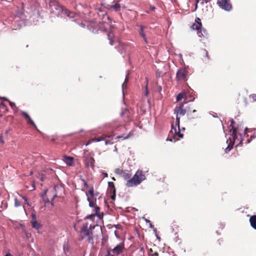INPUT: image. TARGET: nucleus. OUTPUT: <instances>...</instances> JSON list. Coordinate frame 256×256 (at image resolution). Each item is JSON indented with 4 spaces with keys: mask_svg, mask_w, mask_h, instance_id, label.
Returning a JSON list of instances; mask_svg holds the SVG:
<instances>
[{
    "mask_svg": "<svg viewBox=\"0 0 256 256\" xmlns=\"http://www.w3.org/2000/svg\"><path fill=\"white\" fill-rule=\"evenodd\" d=\"M174 114H176V125L178 126V131L177 132L176 128L174 127V122L171 124L172 129L170 131V133L174 136L175 138L176 136L179 138H182L184 134L180 132V116H183L186 114V110L184 108V104L180 103L178 106H176L174 110Z\"/></svg>",
    "mask_w": 256,
    "mask_h": 256,
    "instance_id": "nucleus-1",
    "label": "nucleus"
},
{
    "mask_svg": "<svg viewBox=\"0 0 256 256\" xmlns=\"http://www.w3.org/2000/svg\"><path fill=\"white\" fill-rule=\"evenodd\" d=\"M96 225L90 224L88 222H84L79 232L78 240H82L86 238V240L91 244L94 243V236L92 230L94 229Z\"/></svg>",
    "mask_w": 256,
    "mask_h": 256,
    "instance_id": "nucleus-2",
    "label": "nucleus"
},
{
    "mask_svg": "<svg viewBox=\"0 0 256 256\" xmlns=\"http://www.w3.org/2000/svg\"><path fill=\"white\" fill-rule=\"evenodd\" d=\"M202 27L201 20L198 18H196L195 20V22L191 26V28L192 30H196L198 31L197 34L199 37L207 38L208 34L206 30L202 29Z\"/></svg>",
    "mask_w": 256,
    "mask_h": 256,
    "instance_id": "nucleus-3",
    "label": "nucleus"
},
{
    "mask_svg": "<svg viewBox=\"0 0 256 256\" xmlns=\"http://www.w3.org/2000/svg\"><path fill=\"white\" fill-rule=\"evenodd\" d=\"M49 7L50 9L51 12H62L64 8L62 6L55 0H50L49 2Z\"/></svg>",
    "mask_w": 256,
    "mask_h": 256,
    "instance_id": "nucleus-4",
    "label": "nucleus"
},
{
    "mask_svg": "<svg viewBox=\"0 0 256 256\" xmlns=\"http://www.w3.org/2000/svg\"><path fill=\"white\" fill-rule=\"evenodd\" d=\"M184 104V108L186 110V112L187 116L189 119L195 118L196 116H192V113H194L196 110L194 108V106L192 104H188V102H182Z\"/></svg>",
    "mask_w": 256,
    "mask_h": 256,
    "instance_id": "nucleus-5",
    "label": "nucleus"
},
{
    "mask_svg": "<svg viewBox=\"0 0 256 256\" xmlns=\"http://www.w3.org/2000/svg\"><path fill=\"white\" fill-rule=\"evenodd\" d=\"M216 4L221 8L226 11H230L232 8L230 0H217Z\"/></svg>",
    "mask_w": 256,
    "mask_h": 256,
    "instance_id": "nucleus-6",
    "label": "nucleus"
},
{
    "mask_svg": "<svg viewBox=\"0 0 256 256\" xmlns=\"http://www.w3.org/2000/svg\"><path fill=\"white\" fill-rule=\"evenodd\" d=\"M188 72L186 68H181L176 72V78L178 80L186 81Z\"/></svg>",
    "mask_w": 256,
    "mask_h": 256,
    "instance_id": "nucleus-7",
    "label": "nucleus"
},
{
    "mask_svg": "<svg viewBox=\"0 0 256 256\" xmlns=\"http://www.w3.org/2000/svg\"><path fill=\"white\" fill-rule=\"evenodd\" d=\"M116 174L120 175L124 180H128L131 177L132 174L128 170H123L120 168H116L115 170Z\"/></svg>",
    "mask_w": 256,
    "mask_h": 256,
    "instance_id": "nucleus-8",
    "label": "nucleus"
},
{
    "mask_svg": "<svg viewBox=\"0 0 256 256\" xmlns=\"http://www.w3.org/2000/svg\"><path fill=\"white\" fill-rule=\"evenodd\" d=\"M133 177L135 178L136 180H137V182L139 184L146 178L143 172L140 170L136 172Z\"/></svg>",
    "mask_w": 256,
    "mask_h": 256,
    "instance_id": "nucleus-9",
    "label": "nucleus"
},
{
    "mask_svg": "<svg viewBox=\"0 0 256 256\" xmlns=\"http://www.w3.org/2000/svg\"><path fill=\"white\" fill-rule=\"evenodd\" d=\"M108 190L111 194L110 198L112 200H114L116 198V190L113 182H108Z\"/></svg>",
    "mask_w": 256,
    "mask_h": 256,
    "instance_id": "nucleus-10",
    "label": "nucleus"
},
{
    "mask_svg": "<svg viewBox=\"0 0 256 256\" xmlns=\"http://www.w3.org/2000/svg\"><path fill=\"white\" fill-rule=\"evenodd\" d=\"M94 162L95 160L92 157L88 156L86 157L85 158L84 163L86 167L90 166L92 168L94 169Z\"/></svg>",
    "mask_w": 256,
    "mask_h": 256,
    "instance_id": "nucleus-11",
    "label": "nucleus"
},
{
    "mask_svg": "<svg viewBox=\"0 0 256 256\" xmlns=\"http://www.w3.org/2000/svg\"><path fill=\"white\" fill-rule=\"evenodd\" d=\"M121 116L123 118V121L124 122H128L132 120L130 112L127 110H125L122 112Z\"/></svg>",
    "mask_w": 256,
    "mask_h": 256,
    "instance_id": "nucleus-12",
    "label": "nucleus"
},
{
    "mask_svg": "<svg viewBox=\"0 0 256 256\" xmlns=\"http://www.w3.org/2000/svg\"><path fill=\"white\" fill-rule=\"evenodd\" d=\"M139 184L136 180L135 178L132 176L130 178L129 180L126 181V186L128 188L134 187L138 186Z\"/></svg>",
    "mask_w": 256,
    "mask_h": 256,
    "instance_id": "nucleus-13",
    "label": "nucleus"
},
{
    "mask_svg": "<svg viewBox=\"0 0 256 256\" xmlns=\"http://www.w3.org/2000/svg\"><path fill=\"white\" fill-rule=\"evenodd\" d=\"M88 30L93 33H98L99 30L98 24L91 23L88 26Z\"/></svg>",
    "mask_w": 256,
    "mask_h": 256,
    "instance_id": "nucleus-14",
    "label": "nucleus"
},
{
    "mask_svg": "<svg viewBox=\"0 0 256 256\" xmlns=\"http://www.w3.org/2000/svg\"><path fill=\"white\" fill-rule=\"evenodd\" d=\"M62 190V188L60 186L58 185L54 186L52 190V192L54 194L52 196V197L50 198V201H52L54 199L58 196V190Z\"/></svg>",
    "mask_w": 256,
    "mask_h": 256,
    "instance_id": "nucleus-15",
    "label": "nucleus"
},
{
    "mask_svg": "<svg viewBox=\"0 0 256 256\" xmlns=\"http://www.w3.org/2000/svg\"><path fill=\"white\" fill-rule=\"evenodd\" d=\"M22 114L24 118L26 120L28 124L32 125L35 128L36 126L33 120L31 119L30 116L25 112H22Z\"/></svg>",
    "mask_w": 256,
    "mask_h": 256,
    "instance_id": "nucleus-16",
    "label": "nucleus"
},
{
    "mask_svg": "<svg viewBox=\"0 0 256 256\" xmlns=\"http://www.w3.org/2000/svg\"><path fill=\"white\" fill-rule=\"evenodd\" d=\"M124 248V246L122 244H120L117 245L112 250V252L116 254H120L123 250Z\"/></svg>",
    "mask_w": 256,
    "mask_h": 256,
    "instance_id": "nucleus-17",
    "label": "nucleus"
},
{
    "mask_svg": "<svg viewBox=\"0 0 256 256\" xmlns=\"http://www.w3.org/2000/svg\"><path fill=\"white\" fill-rule=\"evenodd\" d=\"M110 136H107L106 134H103L100 136H98V138H96L93 140H92V142H100L102 140H105V144H109L108 140H106V138H110Z\"/></svg>",
    "mask_w": 256,
    "mask_h": 256,
    "instance_id": "nucleus-18",
    "label": "nucleus"
},
{
    "mask_svg": "<svg viewBox=\"0 0 256 256\" xmlns=\"http://www.w3.org/2000/svg\"><path fill=\"white\" fill-rule=\"evenodd\" d=\"M62 12L65 14L67 16L70 18H74L75 17L76 14L74 12L70 11V10L66 8L65 7L64 8Z\"/></svg>",
    "mask_w": 256,
    "mask_h": 256,
    "instance_id": "nucleus-19",
    "label": "nucleus"
},
{
    "mask_svg": "<svg viewBox=\"0 0 256 256\" xmlns=\"http://www.w3.org/2000/svg\"><path fill=\"white\" fill-rule=\"evenodd\" d=\"M182 98L184 99V102H188L187 93L186 92H183L178 94L176 96V101L178 102L181 100Z\"/></svg>",
    "mask_w": 256,
    "mask_h": 256,
    "instance_id": "nucleus-20",
    "label": "nucleus"
},
{
    "mask_svg": "<svg viewBox=\"0 0 256 256\" xmlns=\"http://www.w3.org/2000/svg\"><path fill=\"white\" fill-rule=\"evenodd\" d=\"M138 26L140 27V30H139L140 36L143 38L144 42L146 44H148V42L146 38V34L144 32V26H142V25L139 26Z\"/></svg>",
    "mask_w": 256,
    "mask_h": 256,
    "instance_id": "nucleus-21",
    "label": "nucleus"
},
{
    "mask_svg": "<svg viewBox=\"0 0 256 256\" xmlns=\"http://www.w3.org/2000/svg\"><path fill=\"white\" fill-rule=\"evenodd\" d=\"M251 226L256 230V215L252 216L249 220Z\"/></svg>",
    "mask_w": 256,
    "mask_h": 256,
    "instance_id": "nucleus-22",
    "label": "nucleus"
},
{
    "mask_svg": "<svg viewBox=\"0 0 256 256\" xmlns=\"http://www.w3.org/2000/svg\"><path fill=\"white\" fill-rule=\"evenodd\" d=\"M114 4L110 6V8L114 10L116 12H118L120 10V5L118 2V1H114Z\"/></svg>",
    "mask_w": 256,
    "mask_h": 256,
    "instance_id": "nucleus-23",
    "label": "nucleus"
},
{
    "mask_svg": "<svg viewBox=\"0 0 256 256\" xmlns=\"http://www.w3.org/2000/svg\"><path fill=\"white\" fill-rule=\"evenodd\" d=\"M108 38L110 40V44L111 45H113L114 43V36L112 32H108Z\"/></svg>",
    "mask_w": 256,
    "mask_h": 256,
    "instance_id": "nucleus-24",
    "label": "nucleus"
},
{
    "mask_svg": "<svg viewBox=\"0 0 256 256\" xmlns=\"http://www.w3.org/2000/svg\"><path fill=\"white\" fill-rule=\"evenodd\" d=\"M88 200L89 202V206L90 207H94L96 202V198L94 196H88Z\"/></svg>",
    "mask_w": 256,
    "mask_h": 256,
    "instance_id": "nucleus-25",
    "label": "nucleus"
},
{
    "mask_svg": "<svg viewBox=\"0 0 256 256\" xmlns=\"http://www.w3.org/2000/svg\"><path fill=\"white\" fill-rule=\"evenodd\" d=\"M64 162L68 165L71 166L74 164V158L70 156H65Z\"/></svg>",
    "mask_w": 256,
    "mask_h": 256,
    "instance_id": "nucleus-26",
    "label": "nucleus"
},
{
    "mask_svg": "<svg viewBox=\"0 0 256 256\" xmlns=\"http://www.w3.org/2000/svg\"><path fill=\"white\" fill-rule=\"evenodd\" d=\"M104 24L105 23L103 22L98 23V27H100L99 30L106 32V30L105 28Z\"/></svg>",
    "mask_w": 256,
    "mask_h": 256,
    "instance_id": "nucleus-27",
    "label": "nucleus"
},
{
    "mask_svg": "<svg viewBox=\"0 0 256 256\" xmlns=\"http://www.w3.org/2000/svg\"><path fill=\"white\" fill-rule=\"evenodd\" d=\"M32 226L36 229H38L40 228V224L38 223L36 220L32 221Z\"/></svg>",
    "mask_w": 256,
    "mask_h": 256,
    "instance_id": "nucleus-28",
    "label": "nucleus"
},
{
    "mask_svg": "<svg viewBox=\"0 0 256 256\" xmlns=\"http://www.w3.org/2000/svg\"><path fill=\"white\" fill-rule=\"evenodd\" d=\"M232 139L234 140L233 142H236V140L238 139V136H237V134L234 130L232 132ZM238 142V141L236 142Z\"/></svg>",
    "mask_w": 256,
    "mask_h": 256,
    "instance_id": "nucleus-29",
    "label": "nucleus"
},
{
    "mask_svg": "<svg viewBox=\"0 0 256 256\" xmlns=\"http://www.w3.org/2000/svg\"><path fill=\"white\" fill-rule=\"evenodd\" d=\"M130 136V134H128L126 136H125L124 134H122V136H118L116 138V139H120V138H122L124 140H126Z\"/></svg>",
    "mask_w": 256,
    "mask_h": 256,
    "instance_id": "nucleus-30",
    "label": "nucleus"
},
{
    "mask_svg": "<svg viewBox=\"0 0 256 256\" xmlns=\"http://www.w3.org/2000/svg\"><path fill=\"white\" fill-rule=\"evenodd\" d=\"M22 204L20 201H19L17 198L14 199V206L16 207H18L21 206Z\"/></svg>",
    "mask_w": 256,
    "mask_h": 256,
    "instance_id": "nucleus-31",
    "label": "nucleus"
},
{
    "mask_svg": "<svg viewBox=\"0 0 256 256\" xmlns=\"http://www.w3.org/2000/svg\"><path fill=\"white\" fill-rule=\"evenodd\" d=\"M63 249H64V254H66V253L69 251V248H68V246L65 244H64Z\"/></svg>",
    "mask_w": 256,
    "mask_h": 256,
    "instance_id": "nucleus-32",
    "label": "nucleus"
},
{
    "mask_svg": "<svg viewBox=\"0 0 256 256\" xmlns=\"http://www.w3.org/2000/svg\"><path fill=\"white\" fill-rule=\"evenodd\" d=\"M233 147V144H232V146L230 145V143L229 144L228 146H227V148H226L225 151L226 153L229 152L231 149Z\"/></svg>",
    "mask_w": 256,
    "mask_h": 256,
    "instance_id": "nucleus-33",
    "label": "nucleus"
},
{
    "mask_svg": "<svg viewBox=\"0 0 256 256\" xmlns=\"http://www.w3.org/2000/svg\"><path fill=\"white\" fill-rule=\"evenodd\" d=\"M96 214H92L86 216V218L93 220L94 218L96 216Z\"/></svg>",
    "mask_w": 256,
    "mask_h": 256,
    "instance_id": "nucleus-34",
    "label": "nucleus"
},
{
    "mask_svg": "<svg viewBox=\"0 0 256 256\" xmlns=\"http://www.w3.org/2000/svg\"><path fill=\"white\" fill-rule=\"evenodd\" d=\"M88 194L90 195V196L93 197L94 196V191L93 188H92L88 192Z\"/></svg>",
    "mask_w": 256,
    "mask_h": 256,
    "instance_id": "nucleus-35",
    "label": "nucleus"
},
{
    "mask_svg": "<svg viewBox=\"0 0 256 256\" xmlns=\"http://www.w3.org/2000/svg\"><path fill=\"white\" fill-rule=\"evenodd\" d=\"M250 98L252 99L254 102L256 101V94H252L250 95Z\"/></svg>",
    "mask_w": 256,
    "mask_h": 256,
    "instance_id": "nucleus-36",
    "label": "nucleus"
},
{
    "mask_svg": "<svg viewBox=\"0 0 256 256\" xmlns=\"http://www.w3.org/2000/svg\"><path fill=\"white\" fill-rule=\"evenodd\" d=\"M256 137V136H250V139H248L246 140V144H248L249 142H250L251 141V140H252V138H254Z\"/></svg>",
    "mask_w": 256,
    "mask_h": 256,
    "instance_id": "nucleus-37",
    "label": "nucleus"
},
{
    "mask_svg": "<svg viewBox=\"0 0 256 256\" xmlns=\"http://www.w3.org/2000/svg\"><path fill=\"white\" fill-rule=\"evenodd\" d=\"M22 198L24 200V201L26 202V204L28 206H30V204L28 202V198L25 197V196H23L22 197Z\"/></svg>",
    "mask_w": 256,
    "mask_h": 256,
    "instance_id": "nucleus-38",
    "label": "nucleus"
},
{
    "mask_svg": "<svg viewBox=\"0 0 256 256\" xmlns=\"http://www.w3.org/2000/svg\"><path fill=\"white\" fill-rule=\"evenodd\" d=\"M82 181L84 182V186L86 188H88V185L87 182L84 180H82Z\"/></svg>",
    "mask_w": 256,
    "mask_h": 256,
    "instance_id": "nucleus-39",
    "label": "nucleus"
},
{
    "mask_svg": "<svg viewBox=\"0 0 256 256\" xmlns=\"http://www.w3.org/2000/svg\"><path fill=\"white\" fill-rule=\"evenodd\" d=\"M31 216H32V221L36 220V214L35 213H32Z\"/></svg>",
    "mask_w": 256,
    "mask_h": 256,
    "instance_id": "nucleus-40",
    "label": "nucleus"
},
{
    "mask_svg": "<svg viewBox=\"0 0 256 256\" xmlns=\"http://www.w3.org/2000/svg\"><path fill=\"white\" fill-rule=\"evenodd\" d=\"M10 105L12 108L16 107V104L14 102H10Z\"/></svg>",
    "mask_w": 256,
    "mask_h": 256,
    "instance_id": "nucleus-41",
    "label": "nucleus"
},
{
    "mask_svg": "<svg viewBox=\"0 0 256 256\" xmlns=\"http://www.w3.org/2000/svg\"><path fill=\"white\" fill-rule=\"evenodd\" d=\"M105 256H114V255H112L111 252H110V250H108V251H107V254Z\"/></svg>",
    "mask_w": 256,
    "mask_h": 256,
    "instance_id": "nucleus-42",
    "label": "nucleus"
},
{
    "mask_svg": "<svg viewBox=\"0 0 256 256\" xmlns=\"http://www.w3.org/2000/svg\"><path fill=\"white\" fill-rule=\"evenodd\" d=\"M127 87V84L126 82H124L122 85V89L126 88Z\"/></svg>",
    "mask_w": 256,
    "mask_h": 256,
    "instance_id": "nucleus-43",
    "label": "nucleus"
},
{
    "mask_svg": "<svg viewBox=\"0 0 256 256\" xmlns=\"http://www.w3.org/2000/svg\"><path fill=\"white\" fill-rule=\"evenodd\" d=\"M94 210H95L96 212L97 213L100 210V208L98 206H96L94 207Z\"/></svg>",
    "mask_w": 256,
    "mask_h": 256,
    "instance_id": "nucleus-44",
    "label": "nucleus"
},
{
    "mask_svg": "<svg viewBox=\"0 0 256 256\" xmlns=\"http://www.w3.org/2000/svg\"><path fill=\"white\" fill-rule=\"evenodd\" d=\"M204 52H205V54H206V56L208 58H209V56H208V52L207 50H204Z\"/></svg>",
    "mask_w": 256,
    "mask_h": 256,
    "instance_id": "nucleus-45",
    "label": "nucleus"
},
{
    "mask_svg": "<svg viewBox=\"0 0 256 256\" xmlns=\"http://www.w3.org/2000/svg\"><path fill=\"white\" fill-rule=\"evenodd\" d=\"M0 142L3 144L4 143V141L2 138V136H0Z\"/></svg>",
    "mask_w": 256,
    "mask_h": 256,
    "instance_id": "nucleus-46",
    "label": "nucleus"
},
{
    "mask_svg": "<svg viewBox=\"0 0 256 256\" xmlns=\"http://www.w3.org/2000/svg\"><path fill=\"white\" fill-rule=\"evenodd\" d=\"M128 81V76H126L125 78L124 82H126L127 84Z\"/></svg>",
    "mask_w": 256,
    "mask_h": 256,
    "instance_id": "nucleus-47",
    "label": "nucleus"
},
{
    "mask_svg": "<svg viewBox=\"0 0 256 256\" xmlns=\"http://www.w3.org/2000/svg\"><path fill=\"white\" fill-rule=\"evenodd\" d=\"M248 132V128H246L245 130V134L246 135V136L248 137V135L247 134V133Z\"/></svg>",
    "mask_w": 256,
    "mask_h": 256,
    "instance_id": "nucleus-48",
    "label": "nucleus"
},
{
    "mask_svg": "<svg viewBox=\"0 0 256 256\" xmlns=\"http://www.w3.org/2000/svg\"><path fill=\"white\" fill-rule=\"evenodd\" d=\"M152 256H158V254L157 252H155L152 254Z\"/></svg>",
    "mask_w": 256,
    "mask_h": 256,
    "instance_id": "nucleus-49",
    "label": "nucleus"
},
{
    "mask_svg": "<svg viewBox=\"0 0 256 256\" xmlns=\"http://www.w3.org/2000/svg\"><path fill=\"white\" fill-rule=\"evenodd\" d=\"M4 256H12L11 254H6Z\"/></svg>",
    "mask_w": 256,
    "mask_h": 256,
    "instance_id": "nucleus-50",
    "label": "nucleus"
},
{
    "mask_svg": "<svg viewBox=\"0 0 256 256\" xmlns=\"http://www.w3.org/2000/svg\"><path fill=\"white\" fill-rule=\"evenodd\" d=\"M51 141L52 142H55V140L54 138H52L51 140Z\"/></svg>",
    "mask_w": 256,
    "mask_h": 256,
    "instance_id": "nucleus-51",
    "label": "nucleus"
},
{
    "mask_svg": "<svg viewBox=\"0 0 256 256\" xmlns=\"http://www.w3.org/2000/svg\"><path fill=\"white\" fill-rule=\"evenodd\" d=\"M229 140H230V142H232V139H231V138H229Z\"/></svg>",
    "mask_w": 256,
    "mask_h": 256,
    "instance_id": "nucleus-52",
    "label": "nucleus"
},
{
    "mask_svg": "<svg viewBox=\"0 0 256 256\" xmlns=\"http://www.w3.org/2000/svg\"><path fill=\"white\" fill-rule=\"evenodd\" d=\"M242 140H240V142H239V144H241V143L242 142Z\"/></svg>",
    "mask_w": 256,
    "mask_h": 256,
    "instance_id": "nucleus-53",
    "label": "nucleus"
},
{
    "mask_svg": "<svg viewBox=\"0 0 256 256\" xmlns=\"http://www.w3.org/2000/svg\"><path fill=\"white\" fill-rule=\"evenodd\" d=\"M106 17H107L108 19V20L110 19V17H109V16H106Z\"/></svg>",
    "mask_w": 256,
    "mask_h": 256,
    "instance_id": "nucleus-54",
    "label": "nucleus"
},
{
    "mask_svg": "<svg viewBox=\"0 0 256 256\" xmlns=\"http://www.w3.org/2000/svg\"><path fill=\"white\" fill-rule=\"evenodd\" d=\"M104 176H108V174H107L106 173V174H104Z\"/></svg>",
    "mask_w": 256,
    "mask_h": 256,
    "instance_id": "nucleus-55",
    "label": "nucleus"
},
{
    "mask_svg": "<svg viewBox=\"0 0 256 256\" xmlns=\"http://www.w3.org/2000/svg\"><path fill=\"white\" fill-rule=\"evenodd\" d=\"M148 91L146 90V95H148Z\"/></svg>",
    "mask_w": 256,
    "mask_h": 256,
    "instance_id": "nucleus-56",
    "label": "nucleus"
},
{
    "mask_svg": "<svg viewBox=\"0 0 256 256\" xmlns=\"http://www.w3.org/2000/svg\"><path fill=\"white\" fill-rule=\"evenodd\" d=\"M2 116V114H0V118H1Z\"/></svg>",
    "mask_w": 256,
    "mask_h": 256,
    "instance_id": "nucleus-57",
    "label": "nucleus"
},
{
    "mask_svg": "<svg viewBox=\"0 0 256 256\" xmlns=\"http://www.w3.org/2000/svg\"><path fill=\"white\" fill-rule=\"evenodd\" d=\"M58 256H61V255H58Z\"/></svg>",
    "mask_w": 256,
    "mask_h": 256,
    "instance_id": "nucleus-58",
    "label": "nucleus"
}]
</instances>
